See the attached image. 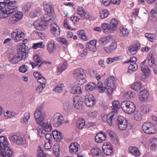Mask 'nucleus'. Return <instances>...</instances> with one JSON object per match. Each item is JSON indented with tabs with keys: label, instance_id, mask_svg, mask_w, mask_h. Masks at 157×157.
<instances>
[{
	"label": "nucleus",
	"instance_id": "nucleus-1",
	"mask_svg": "<svg viewBox=\"0 0 157 157\" xmlns=\"http://www.w3.org/2000/svg\"><path fill=\"white\" fill-rule=\"evenodd\" d=\"M34 115L37 123L44 127V131L47 132L51 131L52 128L51 124L48 123L46 124L45 122L44 118L45 114L42 106H39L37 107Z\"/></svg>",
	"mask_w": 157,
	"mask_h": 157
},
{
	"label": "nucleus",
	"instance_id": "nucleus-2",
	"mask_svg": "<svg viewBox=\"0 0 157 157\" xmlns=\"http://www.w3.org/2000/svg\"><path fill=\"white\" fill-rule=\"evenodd\" d=\"M17 46V55H15L13 57L9 58L10 63L13 64L17 63L21 60H24L28 56L27 47L24 43L18 44Z\"/></svg>",
	"mask_w": 157,
	"mask_h": 157
},
{
	"label": "nucleus",
	"instance_id": "nucleus-3",
	"mask_svg": "<svg viewBox=\"0 0 157 157\" xmlns=\"http://www.w3.org/2000/svg\"><path fill=\"white\" fill-rule=\"evenodd\" d=\"M7 138L0 136V156L1 157H11L13 153L9 146Z\"/></svg>",
	"mask_w": 157,
	"mask_h": 157
},
{
	"label": "nucleus",
	"instance_id": "nucleus-4",
	"mask_svg": "<svg viewBox=\"0 0 157 157\" xmlns=\"http://www.w3.org/2000/svg\"><path fill=\"white\" fill-rule=\"evenodd\" d=\"M73 77L79 81L78 83L79 85H82L86 82L84 77L85 73L83 69L81 68L77 69L73 71Z\"/></svg>",
	"mask_w": 157,
	"mask_h": 157
},
{
	"label": "nucleus",
	"instance_id": "nucleus-5",
	"mask_svg": "<svg viewBox=\"0 0 157 157\" xmlns=\"http://www.w3.org/2000/svg\"><path fill=\"white\" fill-rule=\"evenodd\" d=\"M142 128L144 132L148 134H154L156 131V126L150 122L144 123Z\"/></svg>",
	"mask_w": 157,
	"mask_h": 157
},
{
	"label": "nucleus",
	"instance_id": "nucleus-6",
	"mask_svg": "<svg viewBox=\"0 0 157 157\" xmlns=\"http://www.w3.org/2000/svg\"><path fill=\"white\" fill-rule=\"evenodd\" d=\"M116 124L121 130H124L127 127L128 124L127 119L122 116L118 117L116 121Z\"/></svg>",
	"mask_w": 157,
	"mask_h": 157
},
{
	"label": "nucleus",
	"instance_id": "nucleus-7",
	"mask_svg": "<svg viewBox=\"0 0 157 157\" xmlns=\"http://www.w3.org/2000/svg\"><path fill=\"white\" fill-rule=\"evenodd\" d=\"M114 82L115 78L112 76H109L106 80L105 84L107 91L110 94H112L113 91Z\"/></svg>",
	"mask_w": 157,
	"mask_h": 157
},
{
	"label": "nucleus",
	"instance_id": "nucleus-8",
	"mask_svg": "<svg viewBox=\"0 0 157 157\" xmlns=\"http://www.w3.org/2000/svg\"><path fill=\"white\" fill-rule=\"evenodd\" d=\"M33 59L35 62H30L29 63V64H31L33 69L38 66H39L38 67H40L43 63L51 64V63L49 62L42 61L40 57L38 55H36L34 56Z\"/></svg>",
	"mask_w": 157,
	"mask_h": 157
},
{
	"label": "nucleus",
	"instance_id": "nucleus-9",
	"mask_svg": "<svg viewBox=\"0 0 157 157\" xmlns=\"http://www.w3.org/2000/svg\"><path fill=\"white\" fill-rule=\"evenodd\" d=\"M64 121L63 117L59 113L55 114L53 117V125L55 127L59 126Z\"/></svg>",
	"mask_w": 157,
	"mask_h": 157
},
{
	"label": "nucleus",
	"instance_id": "nucleus-10",
	"mask_svg": "<svg viewBox=\"0 0 157 157\" xmlns=\"http://www.w3.org/2000/svg\"><path fill=\"white\" fill-rule=\"evenodd\" d=\"M148 63L151 67L153 68V71L155 74H157V67L154 61L155 58L154 57L153 54L152 52H149L147 56Z\"/></svg>",
	"mask_w": 157,
	"mask_h": 157
},
{
	"label": "nucleus",
	"instance_id": "nucleus-11",
	"mask_svg": "<svg viewBox=\"0 0 157 157\" xmlns=\"http://www.w3.org/2000/svg\"><path fill=\"white\" fill-rule=\"evenodd\" d=\"M10 140L17 144H22L25 143V139L20 135H13L9 137Z\"/></svg>",
	"mask_w": 157,
	"mask_h": 157
},
{
	"label": "nucleus",
	"instance_id": "nucleus-12",
	"mask_svg": "<svg viewBox=\"0 0 157 157\" xmlns=\"http://www.w3.org/2000/svg\"><path fill=\"white\" fill-rule=\"evenodd\" d=\"M74 105L75 108L78 110H82L83 108V101L82 98L79 96H76L73 99Z\"/></svg>",
	"mask_w": 157,
	"mask_h": 157
},
{
	"label": "nucleus",
	"instance_id": "nucleus-13",
	"mask_svg": "<svg viewBox=\"0 0 157 157\" xmlns=\"http://www.w3.org/2000/svg\"><path fill=\"white\" fill-rule=\"evenodd\" d=\"M11 37L16 42H17L21 40L24 37V34L22 32L16 30L12 33Z\"/></svg>",
	"mask_w": 157,
	"mask_h": 157
},
{
	"label": "nucleus",
	"instance_id": "nucleus-14",
	"mask_svg": "<svg viewBox=\"0 0 157 157\" xmlns=\"http://www.w3.org/2000/svg\"><path fill=\"white\" fill-rule=\"evenodd\" d=\"M23 16V13L20 11H18L14 13L12 17L10 19V23L13 24L20 21Z\"/></svg>",
	"mask_w": 157,
	"mask_h": 157
},
{
	"label": "nucleus",
	"instance_id": "nucleus-15",
	"mask_svg": "<svg viewBox=\"0 0 157 157\" xmlns=\"http://www.w3.org/2000/svg\"><path fill=\"white\" fill-rule=\"evenodd\" d=\"M69 92L72 94H80L82 93L81 87L78 86L70 84L68 85Z\"/></svg>",
	"mask_w": 157,
	"mask_h": 157
},
{
	"label": "nucleus",
	"instance_id": "nucleus-16",
	"mask_svg": "<svg viewBox=\"0 0 157 157\" xmlns=\"http://www.w3.org/2000/svg\"><path fill=\"white\" fill-rule=\"evenodd\" d=\"M48 23L46 21L42 20L39 21H35L34 23V26L35 28L38 30H43L46 29Z\"/></svg>",
	"mask_w": 157,
	"mask_h": 157
},
{
	"label": "nucleus",
	"instance_id": "nucleus-17",
	"mask_svg": "<svg viewBox=\"0 0 157 157\" xmlns=\"http://www.w3.org/2000/svg\"><path fill=\"white\" fill-rule=\"evenodd\" d=\"M102 150L105 155H109L113 152V148L110 143L105 142L102 146Z\"/></svg>",
	"mask_w": 157,
	"mask_h": 157
},
{
	"label": "nucleus",
	"instance_id": "nucleus-18",
	"mask_svg": "<svg viewBox=\"0 0 157 157\" xmlns=\"http://www.w3.org/2000/svg\"><path fill=\"white\" fill-rule=\"evenodd\" d=\"M10 0H4V2H2L5 5V7L6 8L7 10L6 12L10 14L14 13L17 10V8L15 6H10L9 3Z\"/></svg>",
	"mask_w": 157,
	"mask_h": 157
},
{
	"label": "nucleus",
	"instance_id": "nucleus-19",
	"mask_svg": "<svg viewBox=\"0 0 157 157\" xmlns=\"http://www.w3.org/2000/svg\"><path fill=\"white\" fill-rule=\"evenodd\" d=\"M85 102L87 106L92 107L95 103L94 98L91 94L87 95L85 97Z\"/></svg>",
	"mask_w": 157,
	"mask_h": 157
},
{
	"label": "nucleus",
	"instance_id": "nucleus-20",
	"mask_svg": "<svg viewBox=\"0 0 157 157\" xmlns=\"http://www.w3.org/2000/svg\"><path fill=\"white\" fill-rule=\"evenodd\" d=\"M5 5L2 2H0V18H5L8 17L9 13L6 12V8L5 7Z\"/></svg>",
	"mask_w": 157,
	"mask_h": 157
},
{
	"label": "nucleus",
	"instance_id": "nucleus-21",
	"mask_svg": "<svg viewBox=\"0 0 157 157\" xmlns=\"http://www.w3.org/2000/svg\"><path fill=\"white\" fill-rule=\"evenodd\" d=\"M117 113L112 112L106 117L107 122L110 126L112 125L113 122L117 118Z\"/></svg>",
	"mask_w": 157,
	"mask_h": 157
},
{
	"label": "nucleus",
	"instance_id": "nucleus-22",
	"mask_svg": "<svg viewBox=\"0 0 157 157\" xmlns=\"http://www.w3.org/2000/svg\"><path fill=\"white\" fill-rule=\"evenodd\" d=\"M50 31L55 36H58L60 34V29L59 27L54 23L51 24Z\"/></svg>",
	"mask_w": 157,
	"mask_h": 157
},
{
	"label": "nucleus",
	"instance_id": "nucleus-23",
	"mask_svg": "<svg viewBox=\"0 0 157 157\" xmlns=\"http://www.w3.org/2000/svg\"><path fill=\"white\" fill-rule=\"evenodd\" d=\"M117 47L116 42L114 40H113L109 47H105L104 48V49L107 53H112L115 51Z\"/></svg>",
	"mask_w": 157,
	"mask_h": 157
},
{
	"label": "nucleus",
	"instance_id": "nucleus-24",
	"mask_svg": "<svg viewBox=\"0 0 157 157\" xmlns=\"http://www.w3.org/2000/svg\"><path fill=\"white\" fill-rule=\"evenodd\" d=\"M52 133L55 140L59 142L62 141L63 139V135L62 132L58 131L57 130H55L52 132Z\"/></svg>",
	"mask_w": 157,
	"mask_h": 157
},
{
	"label": "nucleus",
	"instance_id": "nucleus-25",
	"mask_svg": "<svg viewBox=\"0 0 157 157\" xmlns=\"http://www.w3.org/2000/svg\"><path fill=\"white\" fill-rule=\"evenodd\" d=\"M140 48V44L136 43L131 46L128 49V53L129 55L136 54Z\"/></svg>",
	"mask_w": 157,
	"mask_h": 157
},
{
	"label": "nucleus",
	"instance_id": "nucleus-26",
	"mask_svg": "<svg viewBox=\"0 0 157 157\" xmlns=\"http://www.w3.org/2000/svg\"><path fill=\"white\" fill-rule=\"evenodd\" d=\"M92 155L94 157H103V154L101 150L98 147H95L91 150Z\"/></svg>",
	"mask_w": 157,
	"mask_h": 157
},
{
	"label": "nucleus",
	"instance_id": "nucleus-27",
	"mask_svg": "<svg viewBox=\"0 0 157 157\" xmlns=\"http://www.w3.org/2000/svg\"><path fill=\"white\" fill-rule=\"evenodd\" d=\"M112 40V36H108L100 39L98 40V43L100 44L103 46H105L110 41H111Z\"/></svg>",
	"mask_w": 157,
	"mask_h": 157
},
{
	"label": "nucleus",
	"instance_id": "nucleus-28",
	"mask_svg": "<svg viewBox=\"0 0 157 157\" xmlns=\"http://www.w3.org/2000/svg\"><path fill=\"white\" fill-rule=\"evenodd\" d=\"M146 60L142 62L140 64L141 71L146 75H148L150 72V70L147 66L145 64Z\"/></svg>",
	"mask_w": 157,
	"mask_h": 157
},
{
	"label": "nucleus",
	"instance_id": "nucleus-29",
	"mask_svg": "<svg viewBox=\"0 0 157 157\" xmlns=\"http://www.w3.org/2000/svg\"><path fill=\"white\" fill-rule=\"evenodd\" d=\"M140 99L141 101H146L148 98L149 93L145 89H144L140 91Z\"/></svg>",
	"mask_w": 157,
	"mask_h": 157
},
{
	"label": "nucleus",
	"instance_id": "nucleus-30",
	"mask_svg": "<svg viewBox=\"0 0 157 157\" xmlns=\"http://www.w3.org/2000/svg\"><path fill=\"white\" fill-rule=\"evenodd\" d=\"M78 146H79V145L76 143L71 144L69 146L70 153L73 154H75L78 150Z\"/></svg>",
	"mask_w": 157,
	"mask_h": 157
},
{
	"label": "nucleus",
	"instance_id": "nucleus-31",
	"mask_svg": "<svg viewBox=\"0 0 157 157\" xmlns=\"http://www.w3.org/2000/svg\"><path fill=\"white\" fill-rule=\"evenodd\" d=\"M113 105L112 106V112L117 113L118 109L120 108L121 105H120V101H114L112 102Z\"/></svg>",
	"mask_w": 157,
	"mask_h": 157
},
{
	"label": "nucleus",
	"instance_id": "nucleus-32",
	"mask_svg": "<svg viewBox=\"0 0 157 157\" xmlns=\"http://www.w3.org/2000/svg\"><path fill=\"white\" fill-rule=\"evenodd\" d=\"M127 108L128 109L125 110V113L130 114L133 113L136 110V106L132 102L130 101Z\"/></svg>",
	"mask_w": 157,
	"mask_h": 157
},
{
	"label": "nucleus",
	"instance_id": "nucleus-33",
	"mask_svg": "<svg viewBox=\"0 0 157 157\" xmlns=\"http://www.w3.org/2000/svg\"><path fill=\"white\" fill-rule=\"evenodd\" d=\"M44 8L45 10L48 13H52L54 12L53 9L50 3L44 2Z\"/></svg>",
	"mask_w": 157,
	"mask_h": 157
},
{
	"label": "nucleus",
	"instance_id": "nucleus-34",
	"mask_svg": "<svg viewBox=\"0 0 157 157\" xmlns=\"http://www.w3.org/2000/svg\"><path fill=\"white\" fill-rule=\"evenodd\" d=\"M118 23V21L117 19H113L111 20V22L109 25L110 29L111 31H114L116 30Z\"/></svg>",
	"mask_w": 157,
	"mask_h": 157
},
{
	"label": "nucleus",
	"instance_id": "nucleus-35",
	"mask_svg": "<svg viewBox=\"0 0 157 157\" xmlns=\"http://www.w3.org/2000/svg\"><path fill=\"white\" fill-rule=\"evenodd\" d=\"M41 20L47 22L48 24L51 21H53L54 18L52 17V16L49 14H45L41 17Z\"/></svg>",
	"mask_w": 157,
	"mask_h": 157
},
{
	"label": "nucleus",
	"instance_id": "nucleus-36",
	"mask_svg": "<svg viewBox=\"0 0 157 157\" xmlns=\"http://www.w3.org/2000/svg\"><path fill=\"white\" fill-rule=\"evenodd\" d=\"M120 36L124 37H127L128 34L129 32L128 29L123 27H121L120 29Z\"/></svg>",
	"mask_w": 157,
	"mask_h": 157
},
{
	"label": "nucleus",
	"instance_id": "nucleus-37",
	"mask_svg": "<svg viewBox=\"0 0 157 157\" xmlns=\"http://www.w3.org/2000/svg\"><path fill=\"white\" fill-rule=\"evenodd\" d=\"M56 46L54 41H51L48 45V50L50 54H52L56 49Z\"/></svg>",
	"mask_w": 157,
	"mask_h": 157
},
{
	"label": "nucleus",
	"instance_id": "nucleus-38",
	"mask_svg": "<svg viewBox=\"0 0 157 157\" xmlns=\"http://www.w3.org/2000/svg\"><path fill=\"white\" fill-rule=\"evenodd\" d=\"M141 84L140 82H135L132 85L131 87L132 89L139 92L142 88Z\"/></svg>",
	"mask_w": 157,
	"mask_h": 157
},
{
	"label": "nucleus",
	"instance_id": "nucleus-39",
	"mask_svg": "<svg viewBox=\"0 0 157 157\" xmlns=\"http://www.w3.org/2000/svg\"><path fill=\"white\" fill-rule=\"evenodd\" d=\"M97 88L96 85L95 83L90 82L85 86V90L88 92L93 90Z\"/></svg>",
	"mask_w": 157,
	"mask_h": 157
},
{
	"label": "nucleus",
	"instance_id": "nucleus-40",
	"mask_svg": "<svg viewBox=\"0 0 157 157\" xmlns=\"http://www.w3.org/2000/svg\"><path fill=\"white\" fill-rule=\"evenodd\" d=\"M150 144L151 148L154 149L155 150H157V138H153L151 139Z\"/></svg>",
	"mask_w": 157,
	"mask_h": 157
},
{
	"label": "nucleus",
	"instance_id": "nucleus-41",
	"mask_svg": "<svg viewBox=\"0 0 157 157\" xmlns=\"http://www.w3.org/2000/svg\"><path fill=\"white\" fill-rule=\"evenodd\" d=\"M101 28L103 31L105 33H109L111 32L109 25L107 23H104L101 24Z\"/></svg>",
	"mask_w": 157,
	"mask_h": 157
},
{
	"label": "nucleus",
	"instance_id": "nucleus-42",
	"mask_svg": "<svg viewBox=\"0 0 157 157\" xmlns=\"http://www.w3.org/2000/svg\"><path fill=\"white\" fill-rule=\"evenodd\" d=\"M128 72L132 73L133 72L136 71L138 69V66L136 63H133L131 64L128 67Z\"/></svg>",
	"mask_w": 157,
	"mask_h": 157
},
{
	"label": "nucleus",
	"instance_id": "nucleus-43",
	"mask_svg": "<svg viewBox=\"0 0 157 157\" xmlns=\"http://www.w3.org/2000/svg\"><path fill=\"white\" fill-rule=\"evenodd\" d=\"M151 106L149 105H142L140 108L141 111L144 113L147 114L149 112Z\"/></svg>",
	"mask_w": 157,
	"mask_h": 157
},
{
	"label": "nucleus",
	"instance_id": "nucleus-44",
	"mask_svg": "<svg viewBox=\"0 0 157 157\" xmlns=\"http://www.w3.org/2000/svg\"><path fill=\"white\" fill-rule=\"evenodd\" d=\"M30 117V113L28 112L25 113L24 117L21 121V122L23 124H27Z\"/></svg>",
	"mask_w": 157,
	"mask_h": 157
},
{
	"label": "nucleus",
	"instance_id": "nucleus-45",
	"mask_svg": "<svg viewBox=\"0 0 157 157\" xmlns=\"http://www.w3.org/2000/svg\"><path fill=\"white\" fill-rule=\"evenodd\" d=\"M84 33L85 32L84 30H82L78 31L77 33L78 37L84 41L87 40V38L85 36Z\"/></svg>",
	"mask_w": 157,
	"mask_h": 157
},
{
	"label": "nucleus",
	"instance_id": "nucleus-46",
	"mask_svg": "<svg viewBox=\"0 0 157 157\" xmlns=\"http://www.w3.org/2000/svg\"><path fill=\"white\" fill-rule=\"evenodd\" d=\"M131 101H122L121 103V107L123 111L125 113V110L128 109V107L130 104Z\"/></svg>",
	"mask_w": 157,
	"mask_h": 157
},
{
	"label": "nucleus",
	"instance_id": "nucleus-47",
	"mask_svg": "<svg viewBox=\"0 0 157 157\" xmlns=\"http://www.w3.org/2000/svg\"><path fill=\"white\" fill-rule=\"evenodd\" d=\"M67 62H64L62 65L58 67V73H61L63 71L66 69L67 68Z\"/></svg>",
	"mask_w": 157,
	"mask_h": 157
},
{
	"label": "nucleus",
	"instance_id": "nucleus-48",
	"mask_svg": "<svg viewBox=\"0 0 157 157\" xmlns=\"http://www.w3.org/2000/svg\"><path fill=\"white\" fill-rule=\"evenodd\" d=\"M85 125V121L83 119L78 120L77 125L78 127L80 129H82Z\"/></svg>",
	"mask_w": 157,
	"mask_h": 157
},
{
	"label": "nucleus",
	"instance_id": "nucleus-49",
	"mask_svg": "<svg viewBox=\"0 0 157 157\" xmlns=\"http://www.w3.org/2000/svg\"><path fill=\"white\" fill-rule=\"evenodd\" d=\"M41 14V11L40 10H35L34 11L32 12L30 14V17L34 18L36 16H39Z\"/></svg>",
	"mask_w": 157,
	"mask_h": 157
},
{
	"label": "nucleus",
	"instance_id": "nucleus-50",
	"mask_svg": "<svg viewBox=\"0 0 157 157\" xmlns=\"http://www.w3.org/2000/svg\"><path fill=\"white\" fill-rule=\"evenodd\" d=\"M99 136H95V140L96 142L98 143H100L104 141L106 139V136H102L99 137Z\"/></svg>",
	"mask_w": 157,
	"mask_h": 157
},
{
	"label": "nucleus",
	"instance_id": "nucleus-51",
	"mask_svg": "<svg viewBox=\"0 0 157 157\" xmlns=\"http://www.w3.org/2000/svg\"><path fill=\"white\" fill-rule=\"evenodd\" d=\"M109 15V12L106 10H102L100 12V17L102 19L107 17Z\"/></svg>",
	"mask_w": 157,
	"mask_h": 157
},
{
	"label": "nucleus",
	"instance_id": "nucleus-52",
	"mask_svg": "<svg viewBox=\"0 0 157 157\" xmlns=\"http://www.w3.org/2000/svg\"><path fill=\"white\" fill-rule=\"evenodd\" d=\"M77 10V13L80 16V17L78 18V19L79 20L83 16V14H84L85 11L84 8L82 7H78Z\"/></svg>",
	"mask_w": 157,
	"mask_h": 157
},
{
	"label": "nucleus",
	"instance_id": "nucleus-53",
	"mask_svg": "<svg viewBox=\"0 0 157 157\" xmlns=\"http://www.w3.org/2000/svg\"><path fill=\"white\" fill-rule=\"evenodd\" d=\"M145 37L151 41H152L153 40L156 39L155 36L153 34L146 33L145 34Z\"/></svg>",
	"mask_w": 157,
	"mask_h": 157
},
{
	"label": "nucleus",
	"instance_id": "nucleus-54",
	"mask_svg": "<svg viewBox=\"0 0 157 157\" xmlns=\"http://www.w3.org/2000/svg\"><path fill=\"white\" fill-rule=\"evenodd\" d=\"M37 157H45V155L43 151L42 150L40 146H39L38 147V150L37 151Z\"/></svg>",
	"mask_w": 157,
	"mask_h": 157
},
{
	"label": "nucleus",
	"instance_id": "nucleus-55",
	"mask_svg": "<svg viewBox=\"0 0 157 157\" xmlns=\"http://www.w3.org/2000/svg\"><path fill=\"white\" fill-rule=\"evenodd\" d=\"M134 119L136 121H139L142 119V116L139 111H136L135 112L134 117Z\"/></svg>",
	"mask_w": 157,
	"mask_h": 157
},
{
	"label": "nucleus",
	"instance_id": "nucleus-56",
	"mask_svg": "<svg viewBox=\"0 0 157 157\" xmlns=\"http://www.w3.org/2000/svg\"><path fill=\"white\" fill-rule=\"evenodd\" d=\"M28 67L25 65H22L19 68V71L22 73H25L28 70Z\"/></svg>",
	"mask_w": 157,
	"mask_h": 157
},
{
	"label": "nucleus",
	"instance_id": "nucleus-57",
	"mask_svg": "<svg viewBox=\"0 0 157 157\" xmlns=\"http://www.w3.org/2000/svg\"><path fill=\"white\" fill-rule=\"evenodd\" d=\"M4 115L6 118H9L16 115L14 113L10 111H7L4 113Z\"/></svg>",
	"mask_w": 157,
	"mask_h": 157
},
{
	"label": "nucleus",
	"instance_id": "nucleus-58",
	"mask_svg": "<svg viewBox=\"0 0 157 157\" xmlns=\"http://www.w3.org/2000/svg\"><path fill=\"white\" fill-rule=\"evenodd\" d=\"M86 45L87 47L89 50L93 52H95L96 51L97 48L96 47V45H92L90 44H87Z\"/></svg>",
	"mask_w": 157,
	"mask_h": 157
},
{
	"label": "nucleus",
	"instance_id": "nucleus-59",
	"mask_svg": "<svg viewBox=\"0 0 157 157\" xmlns=\"http://www.w3.org/2000/svg\"><path fill=\"white\" fill-rule=\"evenodd\" d=\"M83 15V16L82 17H84L86 19H88L90 20H93L95 19L94 17L90 15V14L89 13H88L85 12Z\"/></svg>",
	"mask_w": 157,
	"mask_h": 157
},
{
	"label": "nucleus",
	"instance_id": "nucleus-60",
	"mask_svg": "<svg viewBox=\"0 0 157 157\" xmlns=\"http://www.w3.org/2000/svg\"><path fill=\"white\" fill-rule=\"evenodd\" d=\"M33 44L34 45L32 47V48L34 49H36L38 48H42L44 47V46L42 45V42L34 44Z\"/></svg>",
	"mask_w": 157,
	"mask_h": 157
},
{
	"label": "nucleus",
	"instance_id": "nucleus-61",
	"mask_svg": "<svg viewBox=\"0 0 157 157\" xmlns=\"http://www.w3.org/2000/svg\"><path fill=\"white\" fill-rule=\"evenodd\" d=\"M71 107L69 102H66L63 103V109L66 111H68L71 109Z\"/></svg>",
	"mask_w": 157,
	"mask_h": 157
},
{
	"label": "nucleus",
	"instance_id": "nucleus-62",
	"mask_svg": "<svg viewBox=\"0 0 157 157\" xmlns=\"http://www.w3.org/2000/svg\"><path fill=\"white\" fill-rule=\"evenodd\" d=\"M63 86L62 85H58L55 88V91L57 92L60 93L63 90Z\"/></svg>",
	"mask_w": 157,
	"mask_h": 157
},
{
	"label": "nucleus",
	"instance_id": "nucleus-63",
	"mask_svg": "<svg viewBox=\"0 0 157 157\" xmlns=\"http://www.w3.org/2000/svg\"><path fill=\"white\" fill-rule=\"evenodd\" d=\"M37 81L38 82L41 84H45V83H46V80L43 77V76H42L41 77H40V78H39L37 80Z\"/></svg>",
	"mask_w": 157,
	"mask_h": 157
},
{
	"label": "nucleus",
	"instance_id": "nucleus-64",
	"mask_svg": "<svg viewBox=\"0 0 157 157\" xmlns=\"http://www.w3.org/2000/svg\"><path fill=\"white\" fill-rule=\"evenodd\" d=\"M106 134H108L111 137L113 138L115 137V133L110 130H108L106 131Z\"/></svg>",
	"mask_w": 157,
	"mask_h": 157
}]
</instances>
